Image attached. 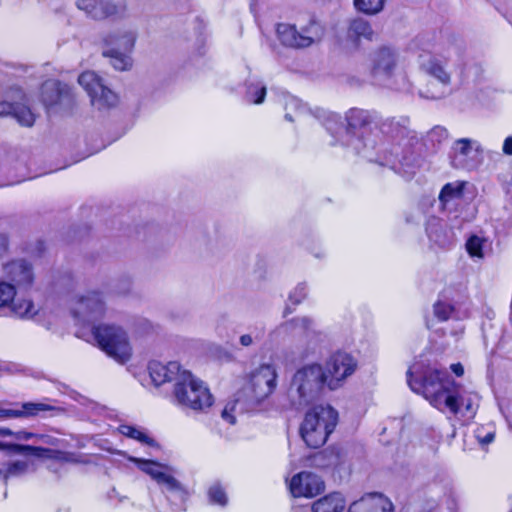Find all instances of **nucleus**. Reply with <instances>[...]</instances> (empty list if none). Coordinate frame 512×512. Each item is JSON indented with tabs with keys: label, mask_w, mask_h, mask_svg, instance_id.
I'll use <instances>...</instances> for the list:
<instances>
[{
	"label": "nucleus",
	"mask_w": 512,
	"mask_h": 512,
	"mask_svg": "<svg viewBox=\"0 0 512 512\" xmlns=\"http://www.w3.org/2000/svg\"><path fill=\"white\" fill-rule=\"evenodd\" d=\"M407 382L414 392L422 394L441 411L447 408L451 413L457 414L460 407H464L470 416L476 412L478 395L460 394L459 386L446 371L430 367L420 371V365L414 364L407 371Z\"/></svg>",
	"instance_id": "nucleus-1"
},
{
	"label": "nucleus",
	"mask_w": 512,
	"mask_h": 512,
	"mask_svg": "<svg viewBox=\"0 0 512 512\" xmlns=\"http://www.w3.org/2000/svg\"><path fill=\"white\" fill-rule=\"evenodd\" d=\"M367 68L370 75L386 86L408 91L410 81L404 69L400 52L391 46H381L373 50L368 57Z\"/></svg>",
	"instance_id": "nucleus-2"
},
{
	"label": "nucleus",
	"mask_w": 512,
	"mask_h": 512,
	"mask_svg": "<svg viewBox=\"0 0 512 512\" xmlns=\"http://www.w3.org/2000/svg\"><path fill=\"white\" fill-rule=\"evenodd\" d=\"M327 381V374L320 363H308L296 369L287 392L291 406L301 410L310 405L318 399Z\"/></svg>",
	"instance_id": "nucleus-3"
},
{
	"label": "nucleus",
	"mask_w": 512,
	"mask_h": 512,
	"mask_svg": "<svg viewBox=\"0 0 512 512\" xmlns=\"http://www.w3.org/2000/svg\"><path fill=\"white\" fill-rule=\"evenodd\" d=\"M326 120L324 125L326 129L332 134L340 133L338 141L345 146L352 147L356 152H360L362 146V137L367 128L374 121V116L371 112L363 109L352 108L345 116L347 126L343 128L339 124L340 117L335 113H326Z\"/></svg>",
	"instance_id": "nucleus-4"
},
{
	"label": "nucleus",
	"mask_w": 512,
	"mask_h": 512,
	"mask_svg": "<svg viewBox=\"0 0 512 512\" xmlns=\"http://www.w3.org/2000/svg\"><path fill=\"white\" fill-rule=\"evenodd\" d=\"M137 39L136 30L131 27H120L106 33L102 37V55L109 58L112 67L118 71L132 68L131 53Z\"/></svg>",
	"instance_id": "nucleus-5"
},
{
	"label": "nucleus",
	"mask_w": 512,
	"mask_h": 512,
	"mask_svg": "<svg viewBox=\"0 0 512 512\" xmlns=\"http://www.w3.org/2000/svg\"><path fill=\"white\" fill-rule=\"evenodd\" d=\"M338 422V412L331 406H316L308 411L301 424L300 434L307 446L319 448L327 441Z\"/></svg>",
	"instance_id": "nucleus-6"
},
{
	"label": "nucleus",
	"mask_w": 512,
	"mask_h": 512,
	"mask_svg": "<svg viewBox=\"0 0 512 512\" xmlns=\"http://www.w3.org/2000/svg\"><path fill=\"white\" fill-rule=\"evenodd\" d=\"M381 131L384 140L381 143L380 151L389 154L386 157V163L396 170L397 166L393 159L398 160L400 164L406 160V154L417 142L416 134L406 125L393 120L383 123Z\"/></svg>",
	"instance_id": "nucleus-7"
},
{
	"label": "nucleus",
	"mask_w": 512,
	"mask_h": 512,
	"mask_svg": "<svg viewBox=\"0 0 512 512\" xmlns=\"http://www.w3.org/2000/svg\"><path fill=\"white\" fill-rule=\"evenodd\" d=\"M92 335L99 348L116 362L124 364L132 357L127 332L119 325L101 323L93 326Z\"/></svg>",
	"instance_id": "nucleus-8"
},
{
	"label": "nucleus",
	"mask_w": 512,
	"mask_h": 512,
	"mask_svg": "<svg viewBox=\"0 0 512 512\" xmlns=\"http://www.w3.org/2000/svg\"><path fill=\"white\" fill-rule=\"evenodd\" d=\"M278 371L274 363H261L246 375L242 393L251 406H256L271 396L277 388Z\"/></svg>",
	"instance_id": "nucleus-9"
},
{
	"label": "nucleus",
	"mask_w": 512,
	"mask_h": 512,
	"mask_svg": "<svg viewBox=\"0 0 512 512\" xmlns=\"http://www.w3.org/2000/svg\"><path fill=\"white\" fill-rule=\"evenodd\" d=\"M174 397L178 405L194 411H204L213 404L209 388L187 370H183L175 383Z\"/></svg>",
	"instance_id": "nucleus-10"
},
{
	"label": "nucleus",
	"mask_w": 512,
	"mask_h": 512,
	"mask_svg": "<svg viewBox=\"0 0 512 512\" xmlns=\"http://www.w3.org/2000/svg\"><path fill=\"white\" fill-rule=\"evenodd\" d=\"M279 42L288 48L305 49L320 43L325 35L324 26L315 19L305 24L279 23L276 26Z\"/></svg>",
	"instance_id": "nucleus-11"
},
{
	"label": "nucleus",
	"mask_w": 512,
	"mask_h": 512,
	"mask_svg": "<svg viewBox=\"0 0 512 512\" xmlns=\"http://www.w3.org/2000/svg\"><path fill=\"white\" fill-rule=\"evenodd\" d=\"M419 69L436 83H430L421 95L428 99H440L450 91L452 74L444 60L435 55L421 54L418 59Z\"/></svg>",
	"instance_id": "nucleus-12"
},
{
	"label": "nucleus",
	"mask_w": 512,
	"mask_h": 512,
	"mask_svg": "<svg viewBox=\"0 0 512 512\" xmlns=\"http://www.w3.org/2000/svg\"><path fill=\"white\" fill-rule=\"evenodd\" d=\"M69 308L75 322L85 326L104 316L106 303L101 292L87 291L75 295L70 300Z\"/></svg>",
	"instance_id": "nucleus-13"
},
{
	"label": "nucleus",
	"mask_w": 512,
	"mask_h": 512,
	"mask_svg": "<svg viewBox=\"0 0 512 512\" xmlns=\"http://www.w3.org/2000/svg\"><path fill=\"white\" fill-rule=\"evenodd\" d=\"M78 83L87 92L91 104L98 110L113 107L118 102V96L109 89L103 80L93 71H85L78 77Z\"/></svg>",
	"instance_id": "nucleus-14"
},
{
	"label": "nucleus",
	"mask_w": 512,
	"mask_h": 512,
	"mask_svg": "<svg viewBox=\"0 0 512 512\" xmlns=\"http://www.w3.org/2000/svg\"><path fill=\"white\" fill-rule=\"evenodd\" d=\"M16 286L8 282L5 278L0 280V308L7 307L11 313L21 319H32L39 308L32 299L28 297H17Z\"/></svg>",
	"instance_id": "nucleus-15"
},
{
	"label": "nucleus",
	"mask_w": 512,
	"mask_h": 512,
	"mask_svg": "<svg viewBox=\"0 0 512 512\" xmlns=\"http://www.w3.org/2000/svg\"><path fill=\"white\" fill-rule=\"evenodd\" d=\"M357 367V360L351 354L344 351L333 353L326 361L324 368L329 389L335 390L341 387L343 382L354 374Z\"/></svg>",
	"instance_id": "nucleus-16"
},
{
	"label": "nucleus",
	"mask_w": 512,
	"mask_h": 512,
	"mask_svg": "<svg viewBox=\"0 0 512 512\" xmlns=\"http://www.w3.org/2000/svg\"><path fill=\"white\" fill-rule=\"evenodd\" d=\"M0 116H12L21 126L32 127L35 113L27 105L26 96L17 90L0 102Z\"/></svg>",
	"instance_id": "nucleus-17"
},
{
	"label": "nucleus",
	"mask_w": 512,
	"mask_h": 512,
	"mask_svg": "<svg viewBox=\"0 0 512 512\" xmlns=\"http://www.w3.org/2000/svg\"><path fill=\"white\" fill-rule=\"evenodd\" d=\"M77 7L93 19L124 18L127 5L121 0H77Z\"/></svg>",
	"instance_id": "nucleus-18"
},
{
	"label": "nucleus",
	"mask_w": 512,
	"mask_h": 512,
	"mask_svg": "<svg viewBox=\"0 0 512 512\" xmlns=\"http://www.w3.org/2000/svg\"><path fill=\"white\" fill-rule=\"evenodd\" d=\"M4 278L16 286V290L29 289L34 282V272L30 263L25 260H13L3 267Z\"/></svg>",
	"instance_id": "nucleus-19"
},
{
	"label": "nucleus",
	"mask_w": 512,
	"mask_h": 512,
	"mask_svg": "<svg viewBox=\"0 0 512 512\" xmlns=\"http://www.w3.org/2000/svg\"><path fill=\"white\" fill-rule=\"evenodd\" d=\"M453 161L457 166L463 168H473L476 160L482 155L481 144L470 138H460L452 146Z\"/></svg>",
	"instance_id": "nucleus-20"
},
{
	"label": "nucleus",
	"mask_w": 512,
	"mask_h": 512,
	"mask_svg": "<svg viewBox=\"0 0 512 512\" xmlns=\"http://www.w3.org/2000/svg\"><path fill=\"white\" fill-rule=\"evenodd\" d=\"M289 489L294 497L312 498L324 490V482L318 475L303 471L292 477Z\"/></svg>",
	"instance_id": "nucleus-21"
},
{
	"label": "nucleus",
	"mask_w": 512,
	"mask_h": 512,
	"mask_svg": "<svg viewBox=\"0 0 512 512\" xmlns=\"http://www.w3.org/2000/svg\"><path fill=\"white\" fill-rule=\"evenodd\" d=\"M41 101L48 112L71 102L70 88L55 80L46 81L41 87Z\"/></svg>",
	"instance_id": "nucleus-22"
},
{
	"label": "nucleus",
	"mask_w": 512,
	"mask_h": 512,
	"mask_svg": "<svg viewBox=\"0 0 512 512\" xmlns=\"http://www.w3.org/2000/svg\"><path fill=\"white\" fill-rule=\"evenodd\" d=\"M349 512H393L392 502L380 493H368L349 506Z\"/></svg>",
	"instance_id": "nucleus-23"
},
{
	"label": "nucleus",
	"mask_w": 512,
	"mask_h": 512,
	"mask_svg": "<svg viewBox=\"0 0 512 512\" xmlns=\"http://www.w3.org/2000/svg\"><path fill=\"white\" fill-rule=\"evenodd\" d=\"M151 380L156 386H160L166 382L179 380V375L183 372L178 362L172 361L163 364L159 361H152L148 366Z\"/></svg>",
	"instance_id": "nucleus-24"
},
{
	"label": "nucleus",
	"mask_w": 512,
	"mask_h": 512,
	"mask_svg": "<svg viewBox=\"0 0 512 512\" xmlns=\"http://www.w3.org/2000/svg\"><path fill=\"white\" fill-rule=\"evenodd\" d=\"M274 332L304 338L313 337L317 333L315 321L306 316L293 318L277 327Z\"/></svg>",
	"instance_id": "nucleus-25"
},
{
	"label": "nucleus",
	"mask_w": 512,
	"mask_h": 512,
	"mask_svg": "<svg viewBox=\"0 0 512 512\" xmlns=\"http://www.w3.org/2000/svg\"><path fill=\"white\" fill-rule=\"evenodd\" d=\"M374 37L375 32L371 24L362 18H356L350 21L348 25L345 41L352 47L357 48L361 40L373 41Z\"/></svg>",
	"instance_id": "nucleus-26"
},
{
	"label": "nucleus",
	"mask_w": 512,
	"mask_h": 512,
	"mask_svg": "<svg viewBox=\"0 0 512 512\" xmlns=\"http://www.w3.org/2000/svg\"><path fill=\"white\" fill-rule=\"evenodd\" d=\"M51 409V406L44 403L26 402L21 405L20 409L0 408V419L27 418Z\"/></svg>",
	"instance_id": "nucleus-27"
},
{
	"label": "nucleus",
	"mask_w": 512,
	"mask_h": 512,
	"mask_svg": "<svg viewBox=\"0 0 512 512\" xmlns=\"http://www.w3.org/2000/svg\"><path fill=\"white\" fill-rule=\"evenodd\" d=\"M345 507V500L340 493L328 494L312 504L313 512H341Z\"/></svg>",
	"instance_id": "nucleus-28"
},
{
	"label": "nucleus",
	"mask_w": 512,
	"mask_h": 512,
	"mask_svg": "<svg viewBox=\"0 0 512 512\" xmlns=\"http://www.w3.org/2000/svg\"><path fill=\"white\" fill-rule=\"evenodd\" d=\"M33 470V463L29 460H15L7 464H0V477L5 481L26 475Z\"/></svg>",
	"instance_id": "nucleus-29"
},
{
	"label": "nucleus",
	"mask_w": 512,
	"mask_h": 512,
	"mask_svg": "<svg viewBox=\"0 0 512 512\" xmlns=\"http://www.w3.org/2000/svg\"><path fill=\"white\" fill-rule=\"evenodd\" d=\"M153 480L168 492L180 493L182 496L186 494L181 483L174 477L173 469L168 465H164Z\"/></svg>",
	"instance_id": "nucleus-30"
},
{
	"label": "nucleus",
	"mask_w": 512,
	"mask_h": 512,
	"mask_svg": "<svg viewBox=\"0 0 512 512\" xmlns=\"http://www.w3.org/2000/svg\"><path fill=\"white\" fill-rule=\"evenodd\" d=\"M1 450H8L15 453H30L38 458H53V454L55 451L47 448L32 446V445H22V444H12V443H5L0 444Z\"/></svg>",
	"instance_id": "nucleus-31"
},
{
	"label": "nucleus",
	"mask_w": 512,
	"mask_h": 512,
	"mask_svg": "<svg viewBox=\"0 0 512 512\" xmlns=\"http://www.w3.org/2000/svg\"><path fill=\"white\" fill-rule=\"evenodd\" d=\"M284 108L286 110L285 118L288 121H294L295 118L304 114L306 111L305 105L293 95L283 96Z\"/></svg>",
	"instance_id": "nucleus-32"
},
{
	"label": "nucleus",
	"mask_w": 512,
	"mask_h": 512,
	"mask_svg": "<svg viewBox=\"0 0 512 512\" xmlns=\"http://www.w3.org/2000/svg\"><path fill=\"white\" fill-rule=\"evenodd\" d=\"M387 0H354L357 11L365 15H377L383 11Z\"/></svg>",
	"instance_id": "nucleus-33"
},
{
	"label": "nucleus",
	"mask_w": 512,
	"mask_h": 512,
	"mask_svg": "<svg viewBox=\"0 0 512 512\" xmlns=\"http://www.w3.org/2000/svg\"><path fill=\"white\" fill-rule=\"evenodd\" d=\"M464 182L456 181L447 183L441 190L439 199L442 203H448L455 199H460L463 194Z\"/></svg>",
	"instance_id": "nucleus-34"
},
{
	"label": "nucleus",
	"mask_w": 512,
	"mask_h": 512,
	"mask_svg": "<svg viewBox=\"0 0 512 512\" xmlns=\"http://www.w3.org/2000/svg\"><path fill=\"white\" fill-rule=\"evenodd\" d=\"M266 95V87L260 81H251L247 84L246 99L253 104H261Z\"/></svg>",
	"instance_id": "nucleus-35"
},
{
	"label": "nucleus",
	"mask_w": 512,
	"mask_h": 512,
	"mask_svg": "<svg viewBox=\"0 0 512 512\" xmlns=\"http://www.w3.org/2000/svg\"><path fill=\"white\" fill-rule=\"evenodd\" d=\"M128 460L135 463L142 472L149 475L152 479L155 478L158 472L161 469H163L165 465L156 461L146 460L132 456L128 457Z\"/></svg>",
	"instance_id": "nucleus-36"
},
{
	"label": "nucleus",
	"mask_w": 512,
	"mask_h": 512,
	"mask_svg": "<svg viewBox=\"0 0 512 512\" xmlns=\"http://www.w3.org/2000/svg\"><path fill=\"white\" fill-rule=\"evenodd\" d=\"M119 431L122 435L135 439L141 443L147 445H153L154 441L147 434H145L141 429L136 428L131 425H121L119 426Z\"/></svg>",
	"instance_id": "nucleus-37"
},
{
	"label": "nucleus",
	"mask_w": 512,
	"mask_h": 512,
	"mask_svg": "<svg viewBox=\"0 0 512 512\" xmlns=\"http://www.w3.org/2000/svg\"><path fill=\"white\" fill-rule=\"evenodd\" d=\"M208 496L210 502L213 504H217L220 506H225L227 504L228 498L225 489L218 482L210 486L208 490Z\"/></svg>",
	"instance_id": "nucleus-38"
},
{
	"label": "nucleus",
	"mask_w": 512,
	"mask_h": 512,
	"mask_svg": "<svg viewBox=\"0 0 512 512\" xmlns=\"http://www.w3.org/2000/svg\"><path fill=\"white\" fill-rule=\"evenodd\" d=\"M433 310H434V315L440 321L448 320L454 313L453 306L449 302L441 301V300L437 301L434 304Z\"/></svg>",
	"instance_id": "nucleus-39"
},
{
	"label": "nucleus",
	"mask_w": 512,
	"mask_h": 512,
	"mask_svg": "<svg viewBox=\"0 0 512 512\" xmlns=\"http://www.w3.org/2000/svg\"><path fill=\"white\" fill-rule=\"evenodd\" d=\"M482 246L483 240L478 236L470 237L466 243L467 251L472 257H483Z\"/></svg>",
	"instance_id": "nucleus-40"
},
{
	"label": "nucleus",
	"mask_w": 512,
	"mask_h": 512,
	"mask_svg": "<svg viewBox=\"0 0 512 512\" xmlns=\"http://www.w3.org/2000/svg\"><path fill=\"white\" fill-rule=\"evenodd\" d=\"M308 294V286L306 283H299L289 294V300L294 304L301 303Z\"/></svg>",
	"instance_id": "nucleus-41"
},
{
	"label": "nucleus",
	"mask_w": 512,
	"mask_h": 512,
	"mask_svg": "<svg viewBox=\"0 0 512 512\" xmlns=\"http://www.w3.org/2000/svg\"><path fill=\"white\" fill-rule=\"evenodd\" d=\"M495 432L493 429H489L484 433V427L477 428L475 431V437L480 444H489L494 440Z\"/></svg>",
	"instance_id": "nucleus-42"
},
{
	"label": "nucleus",
	"mask_w": 512,
	"mask_h": 512,
	"mask_svg": "<svg viewBox=\"0 0 512 512\" xmlns=\"http://www.w3.org/2000/svg\"><path fill=\"white\" fill-rule=\"evenodd\" d=\"M239 402V399L236 400V403H228L222 411V418L230 424L235 423V417L232 412L235 410L236 404Z\"/></svg>",
	"instance_id": "nucleus-43"
},
{
	"label": "nucleus",
	"mask_w": 512,
	"mask_h": 512,
	"mask_svg": "<svg viewBox=\"0 0 512 512\" xmlns=\"http://www.w3.org/2000/svg\"><path fill=\"white\" fill-rule=\"evenodd\" d=\"M254 341L259 343L265 334V328L264 326H253L248 329V332H246Z\"/></svg>",
	"instance_id": "nucleus-44"
},
{
	"label": "nucleus",
	"mask_w": 512,
	"mask_h": 512,
	"mask_svg": "<svg viewBox=\"0 0 512 512\" xmlns=\"http://www.w3.org/2000/svg\"><path fill=\"white\" fill-rule=\"evenodd\" d=\"M36 437V433L20 430L16 431L14 434V438L19 441H29L33 440Z\"/></svg>",
	"instance_id": "nucleus-45"
},
{
	"label": "nucleus",
	"mask_w": 512,
	"mask_h": 512,
	"mask_svg": "<svg viewBox=\"0 0 512 512\" xmlns=\"http://www.w3.org/2000/svg\"><path fill=\"white\" fill-rule=\"evenodd\" d=\"M33 440L47 445H55L57 441L55 438L45 434H36Z\"/></svg>",
	"instance_id": "nucleus-46"
},
{
	"label": "nucleus",
	"mask_w": 512,
	"mask_h": 512,
	"mask_svg": "<svg viewBox=\"0 0 512 512\" xmlns=\"http://www.w3.org/2000/svg\"><path fill=\"white\" fill-rule=\"evenodd\" d=\"M239 343L242 347L248 348L255 344H257L256 341H254L248 334L244 333L239 337Z\"/></svg>",
	"instance_id": "nucleus-47"
},
{
	"label": "nucleus",
	"mask_w": 512,
	"mask_h": 512,
	"mask_svg": "<svg viewBox=\"0 0 512 512\" xmlns=\"http://www.w3.org/2000/svg\"><path fill=\"white\" fill-rule=\"evenodd\" d=\"M502 151L505 155L512 156V136L505 138L502 146Z\"/></svg>",
	"instance_id": "nucleus-48"
},
{
	"label": "nucleus",
	"mask_w": 512,
	"mask_h": 512,
	"mask_svg": "<svg viewBox=\"0 0 512 512\" xmlns=\"http://www.w3.org/2000/svg\"><path fill=\"white\" fill-rule=\"evenodd\" d=\"M8 250V241L5 236H0V257L4 256Z\"/></svg>",
	"instance_id": "nucleus-49"
},
{
	"label": "nucleus",
	"mask_w": 512,
	"mask_h": 512,
	"mask_svg": "<svg viewBox=\"0 0 512 512\" xmlns=\"http://www.w3.org/2000/svg\"><path fill=\"white\" fill-rule=\"evenodd\" d=\"M451 370L455 375L458 377L462 376L464 374V368L460 363H455L451 365Z\"/></svg>",
	"instance_id": "nucleus-50"
},
{
	"label": "nucleus",
	"mask_w": 512,
	"mask_h": 512,
	"mask_svg": "<svg viewBox=\"0 0 512 512\" xmlns=\"http://www.w3.org/2000/svg\"><path fill=\"white\" fill-rule=\"evenodd\" d=\"M428 233H429V237L432 241L438 243L441 246H444L446 244V240L440 239L437 234H435L431 231H429Z\"/></svg>",
	"instance_id": "nucleus-51"
},
{
	"label": "nucleus",
	"mask_w": 512,
	"mask_h": 512,
	"mask_svg": "<svg viewBox=\"0 0 512 512\" xmlns=\"http://www.w3.org/2000/svg\"><path fill=\"white\" fill-rule=\"evenodd\" d=\"M15 432L8 428H0V436H12L14 437Z\"/></svg>",
	"instance_id": "nucleus-52"
},
{
	"label": "nucleus",
	"mask_w": 512,
	"mask_h": 512,
	"mask_svg": "<svg viewBox=\"0 0 512 512\" xmlns=\"http://www.w3.org/2000/svg\"><path fill=\"white\" fill-rule=\"evenodd\" d=\"M434 133H439L440 135H444V136L447 135V131L444 128H440V127L433 129L431 134H434Z\"/></svg>",
	"instance_id": "nucleus-53"
}]
</instances>
